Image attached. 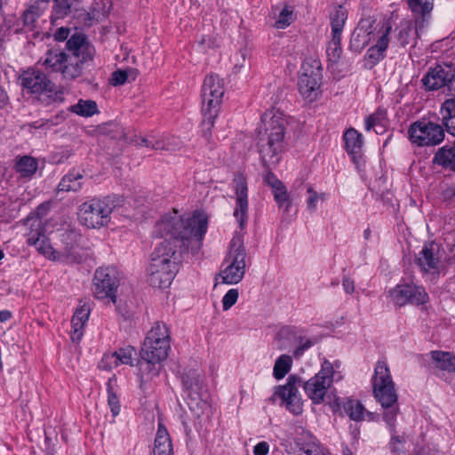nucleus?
<instances>
[{
	"mask_svg": "<svg viewBox=\"0 0 455 455\" xmlns=\"http://www.w3.org/2000/svg\"><path fill=\"white\" fill-rule=\"evenodd\" d=\"M208 228V217L204 212H196L184 218L177 211L162 217L156 225L160 236L170 235L161 242L151 254V262L178 267L183 250L197 252L203 244Z\"/></svg>",
	"mask_w": 455,
	"mask_h": 455,
	"instance_id": "1",
	"label": "nucleus"
},
{
	"mask_svg": "<svg viewBox=\"0 0 455 455\" xmlns=\"http://www.w3.org/2000/svg\"><path fill=\"white\" fill-rule=\"evenodd\" d=\"M66 50L47 51L42 65L51 71L60 72L65 79L74 80L82 76L84 65L92 60L95 49L84 35L75 34L68 40Z\"/></svg>",
	"mask_w": 455,
	"mask_h": 455,
	"instance_id": "2",
	"label": "nucleus"
},
{
	"mask_svg": "<svg viewBox=\"0 0 455 455\" xmlns=\"http://www.w3.org/2000/svg\"><path fill=\"white\" fill-rule=\"evenodd\" d=\"M372 388L375 398L384 409L383 419L389 427L391 452L393 455H401L403 452L404 439L395 435V419L399 412L398 395L389 369L383 361H378L375 366Z\"/></svg>",
	"mask_w": 455,
	"mask_h": 455,
	"instance_id": "3",
	"label": "nucleus"
},
{
	"mask_svg": "<svg viewBox=\"0 0 455 455\" xmlns=\"http://www.w3.org/2000/svg\"><path fill=\"white\" fill-rule=\"evenodd\" d=\"M263 132H259L258 148L264 165H275L283 149L285 120L280 113H265Z\"/></svg>",
	"mask_w": 455,
	"mask_h": 455,
	"instance_id": "4",
	"label": "nucleus"
},
{
	"mask_svg": "<svg viewBox=\"0 0 455 455\" xmlns=\"http://www.w3.org/2000/svg\"><path fill=\"white\" fill-rule=\"evenodd\" d=\"M224 95V82L218 75H209L205 77L202 87L203 114L202 123L205 134H211L214 120Z\"/></svg>",
	"mask_w": 455,
	"mask_h": 455,
	"instance_id": "5",
	"label": "nucleus"
},
{
	"mask_svg": "<svg viewBox=\"0 0 455 455\" xmlns=\"http://www.w3.org/2000/svg\"><path fill=\"white\" fill-rule=\"evenodd\" d=\"M246 256L243 237L240 233H235L223 262L224 268L220 274L224 283L236 284L243 280L245 274Z\"/></svg>",
	"mask_w": 455,
	"mask_h": 455,
	"instance_id": "6",
	"label": "nucleus"
},
{
	"mask_svg": "<svg viewBox=\"0 0 455 455\" xmlns=\"http://www.w3.org/2000/svg\"><path fill=\"white\" fill-rule=\"evenodd\" d=\"M115 207L110 197L92 198L79 207L78 218L82 225L89 228L106 226Z\"/></svg>",
	"mask_w": 455,
	"mask_h": 455,
	"instance_id": "7",
	"label": "nucleus"
},
{
	"mask_svg": "<svg viewBox=\"0 0 455 455\" xmlns=\"http://www.w3.org/2000/svg\"><path fill=\"white\" fill-rule=\"evenodd\" d=\"M408 135L412 144L431 147L443 142L445 133L442 124L423 117L410 125Z\"/></svg>",
	"mask_w": 455,
	"mask_h": 455,
	"instance_id": "8",
	"label": "nucleus"
},
{
	"mask_svg": "<svg viewBox=\"0 0 455 455\" xmlns=\"http://www.w3.org/2000/svg\"><path fill=\"white\" fill-rule=\"evenodd\" d=\"M19 83L23 90L30 94H45L50 100L60 98L56 85L41 70L30 68L19 76Z\"/></svg>",
	"mask_w": 455,
	"mask_h": 455,
	"instance_id": "9",
	"label": "nucleus"
},
{
	"mask_svg": "<svg viewBox=\"0 0 455 455\" xmlns=\"http://www.w3.org/2000/svg\"><path fill=\"white\" fill-rule=\"evenodd\" d=\"M182 384L188 407L199 414L208 406V393L201 374L196 370H189L183 374Z\"/></svg>",
	"mask_w": 455,
	"mask_h": 455,
	"instance_id": "10",
	"label": "nucleus"
},
{
	"mask_svg": "<svg viewBox=\"0 0 455 455\" xmlns=\"http://www.w3.org/2000/svg\"><path fill=\"white\" fill-rule=\"evenodd\" d=\"M333 375V364L324 360L319 372L304 383L305 393L314 403L323 402L327 390L332 384Z\"/></svg>",
	"mask_w": 455,
	"mask_h": 455,
	"instance_id": "11",
	"label": "nucleus"
},
{
	"mask_svg": "<svg viewBox=\"0 0 455 455\" xmlns=\"http://www.w3.org/2000/svg\"><path fill=\"white\" fill-rule=\"evenodd\" d=\"M119 286L117 270L113 267H99L93 278V293L99 299H109L116 301V290Z\"/></svg>",
	"mask_w": 455,
	"mask_h": 455,
	"instance_id": "12",
	"label": "nucleus"
},
{
	"mask_svg": "<svg viewBox=\"0 0 455 455\" xmlns=\"http://www.w3.org/2000/svg\"><path fill=\"white\" fill-rule=\"evenodd\" d=\"M322 78L321 66L317 60L312 63L305 62L302 64V73L299 79V91L300 94L312 102L320 93V82Z\"/></svg>",
	"mask_w": 455,
	"mask_h": 455,
	"instance_id": "13",
	"label": "nucleus"
},
{
	"mask_svg": "<svg viewBox=\"0 0 455 455\" xmlns=\"http://www.w3.org/2000/svg\"><path fill=\"white\" fill-rule=\"evenodd\" d=\"M428 91L447 87L449 94L455 92V68L451 65L438 64L431 68L421 80Z\"/></svg>",
	"mask_w": 455,
	"mask_h": 455,
	"instance_id": "14",
	"label": "nucleus"
},
{
	"mask_svg": "<svg viewBox=\"0 0 455 455\" xmlns=\"http://www.w3.org/2000/svg\"><path fill=\"white\" fill-rule=\"evenodd\" d=\"M389 297L391 301L399 307L407 303L422 305L428 299L425 289L413 283L397 284L389 291Z\"/></svg>",
	"mask_w": 455,
	"mask_h": 455,
	"instance_id": "15",
	"label": "nucleus"
},
{
	"mask_svg": "<svg viewBox=\"0 0 455 455\" xmlns=\"http://www.w3.org/2000/svg\"><path fill=\"white\" fill-rule=\"evenodd\" d=\"M171 344L168 341L150 340L146 338L140 352L142 360L140 363V371H151L155 364L166 359Z\"/></svg>",
	"mask_w": 455,
	"mask_h": 455,
	"instance_id": "16",
	"label": "nucleus"
},
{
	"mask_svg": "<svg viewBox=\"0 0 455 455\" xmlns=\"http://www.w3.org/2000/svg\"><path fill=\"white\" fill-rule=\"evenodd\" d=\"M300 379L295 375H290L283 386H279L275 395L282 399V404L294 415L302 413L303 403L299 394Z\"/></svg>",
	"mask_w": 455,
	"mask_h": 455,
	"instance_id": "17",
	"label": "nucleus"
},
{
	"mask_svg": "<svg viewBox=\"0 0 455 455\" xmlns=\"http://www.w3.org/2000/svg\"><path fill=\"white\" fill-rule=\"evenodd\" d=\"M234 190L235 193V208L234 217L239 227L243 228L248 220V186L246 178L242 173H236L233 179Z\"/></svg>",
	"mask_w": 455,
	"mask_h": 455,
	"instance_id": "18",
	"label": "nucleus"
},
{
	"mask_svg": "<svg viewBox=\"0 0 455 455\" xmlns=\"http://www.w3.org/2000/svg\"><path fill=\"white\" fill-rule=\"evenodd\" d=\"M417 265L424 273L437 275L442 268L439 244L431 242L426 243L416 258Z\"/></svg>",
	"mask_w": 455,
	"mask_h": 455,
	"instance_id": "19",
	"label": "nucleus"
},
{
	"mask_svg": "<svg viewBox=\"0 0 455 455\" xmlns=\"http://www.w3.org/2000/svg\"><path fill=\"white\" fill-rule=\"evenodd\" d=\"M178 267H173L166 264L163 265L159 262H150L148 268V282L156 288H166L174 279Z\"/></svg>",
	"mask_w": 455,
	"mask_h": 455,
	"instance_id": "20",
	"label": "nucleus"
},
{
	"mask_svg": "<svg viewBox=\"0 0 455 455\" xmlns=\"http://www.w3.org/2000/svg\"><path fill=\"white\" fill-rule=\"evenodd\" d=\"M135 349L131 347L119 348L118 350L105 354L100 363V367L103 370H112L121 364L132 365Z\"/></svg>",
	"mask_w": 455,
	"mask_h": 455,
	"instance_id": "21",
	"label": "nucleus"
},
{
	"mask_svg": "<svg viewBox=\"0 0 455 455\" xmlns=\"http://www.w3.org/2000/svg\"><path fill=\"white\" fill-rule=\"evenodd\" d=\"M374 21L371 20H362L352 34L350 47L355 52H361L371 40L372 27Z\"/></svg>",
	"mask_w": 455,
	"mask_h": 455,
	"instance_id": "22",
	"label": "nucleus"
},
{
	"mask_svg": "<svg viewBox=\"0 0 455 455\" xmlns=\"http://www.w3.org/2000/svg\"><path fill=\"white\" fill-rule=\"evenodd\" d=\"M418 27L412 20H403L395 28V42L399 47L404 48L415 43L418 36Z\"/></svg>",
	"mask_w": 455,
	"mask_h": 455,
	"instance_id": "23",
	"label": "nucleus"
},
{
	"mask_svg": "<svg viewBox=\"0 0 455 455\" xmlns=\"http://www.w3.org/2000/svg\"><path fill=\"white\" fill-rule=\"evenodd\" d=\"M430 365L436 374H455V355L451 352L435 350L430 352Z\"/></svg>",
	"mask_w": 455,
	"mask_h": 455,
	"instance_id": "24",
	"label": "nucleus"
},
{
	"mask_svg": "<svg viewBox=\"0 0 455 455\" xmlns=\"http://www.w3.org/2000/svg\"><path fill=\"white\" fill-rule=\"evenodd\" d=\"M90 314L91 306L88 303H84L76 309L71 320V339L73 342H78L81 340L84 335V326L89 320Z\"/></svg>",
	"mask_w": 455,
	"mask_h": 455,
	"instance_id": "25",
	"label": "nucleus"
},
{
	"mask_svg": "<svg viewBox=\"0 0 455 455\" xmlns=\"http://www.w3.org/2000/svg\"><path fill=\"white\" fill-rule=\"evenodd\" d=\"M406 2L415 18V23L422 28L425 22H428L431 18L434 0H406Z\"/></svg>",
	"mask_w": 455,
	"mask_h": 455,
	"instance_id": "26",
	"label": "nucleus"
},
{
	"mask_svg": "<svg viewBox=\"0 0 455 455\" xmlns=\"http://www.w3.org/2000/svg\"><path fill=\"white\" fill-rule=\"evenodd\" d=\"M154 455H173V447L171 436L162 423H158V428L156 434Z\"/></svg>",
	"mask_w": 455,
	"mask_h": 455,
	"instance_id": "27",
	"label": "nucleus"
},
{
	"mask_svg": "<svg viewBox=\"0 0 455 455\" xmlns=\"http://www.w3.org/2000/svg\"><path fill=\"white\" fill-rule=\"evenodd\" d=\"M38 168L37 160L29 156H18L15 161L14 170L20 179L30 180Z\"/></svg>",
	"mask_w": 455,
	"mask_h": 455,
	"instance_id": "28",
	"label": "nucleus"
},
{
	"mask_svg": "<svg viewBox=\"0 0 455 455\" xmlns=\"http://www.w3.org/2000/svg\"><path fill=\"white\" fill-rule=\"evenodd\" d=\"M450 99L444 100L440 108L442 123L448 132L455 136V92L449 94Z\"/></svg>",
	"mask_w": 455,
	"mask_h": 455,
	"instance_id": "29",
	"label": "nucleus"
},
{
	"mask_svg": "<svg viewBox=\"0 0 455 455\" xmlns=\"http://www.w3.org/2000/svg\"><path fill=\"white\" fill-rule=\"evenodd\" d=\"M25 225L29 228L26 234L27 242L29 245L38 243L41 238L46 236L43 220L38 216L29 215L25 220Z\"/></svg>",
	"mask_w": 455,
	"mask_h": 455,
	"instance_id": "30",
	"label": "nucleus"
},
{
	"mask_svg": "<svg viewBox=\"0 0 455 455\" xmlns=\"http://www.w3.org/2000/svg\"><path fill=\"white\" fill-rule=\"evenodd\" d=\"M33 246L36 247L39 253L51 260H69L71 258V253L68 251L60 253L54 250L47 235L41 238L38 243H35Z\"/></svg>",
	"mask_w": 455,
	"mask_h": 455,
	"instance_id": "31",
	"label": "nucleus"
},
{
	"mask_svg": "<svg viewBox=\"0 0 455 455\" xmlns=\"http://www.w3.org/2000/svg\"><path fill=\"white\" fill-rule=\"evenodd\" d=\"M343 140L347 152L353 156V158L355 159L356 156L361 153L363 146V139L362 134L359 133L355 129L350 128L344 133Z\"/></svg>",
	"mask_w": 455,
	"mask_h": 455,
	"instance_id": "32",
	"label": "nucleus"
},
{
	"mask_svg": "<svg viewBox=\"0 0 455 455\" xmlns=\"http://www.w3.org/2000/svg\"><path fill=\"white\" fill-rule=\"evenodd\" d=\"M433 163L455 172V141L451 147L440 148L434 156Z\"/></svg>",
	"mask_w": 455,
	"mask_h": 455,
	"instance_id": "33",
	"label": "nucleus"
},
{
	"mask_svg": "<svg viewBox=\"0 0 455 455\" xmlns=\"http://www.w3.org/2000/svg\"><path fill=\"white\" fill-rule=\"evenodd\" d=\"M294 455H327L326 451L314 438L309 437L308 441L298 439Z\"/></svg>",
	"mask_w": 455,
	"mask_h": 455,
	"instance_id": "34",
	"label": "nucleus"
},
{
	"mask_svg": "<svg viewBox=\"0 0 455 455\" xmlns=\"http://www.w3.org/2000/svg\"><path fill=\"white\" fill-rule=\"evenodd\" d=\"M347 19V12L343 5H335L330 12L331 34L342 35L343 28Z\"/></svg>",
	"mask_w": 455,
	"mask_h": 455,
	"instance_id": "35",
	"label": "nucleus"
},
{
	"mask_svg": "<svg viewBox=\"0 0 455 455\" xmlns=\"http://www.w3.org/2000/svg\"><path fill=\"white\" fill-rule=\"evenodd\" d=\"M81 179H83V175L80 172L76 171L68 172L60 180L58 186L59 191L76 192L79 190L82 187V184L79 181Z\"/></svg>",
	"mask_w": 455,
	"mask_h": 455,
	"instance_id": "36",
	"label": "nucleus"
},
{
	"mask_svg": "<svg viewBox=\"0 0 455 455\" xmlns=\"http://www.w3.org/2000/svg\"><path fill=\"white\" fill-rule=\"evenodd\" d=\"M343 410L352 420L360 421L363 419L364 407L357 400L347 399L345 401Z\"/></svg>",
	"mask_w": 455,
	"mask_h": 455,
	"instance_id": "37",
	"label": "nucleus"
},
{
	"mask_svg": "<svg viewBox=\"0 0 455 455\" xmlns=\"http://www.w3.org/2000/svg\"><path fill=\"white\" fill-rule=\"evenodd\" d=\"M76 2V0H53L52 17L55 20L67 17Z\"/></svg>",
	"mask_w": 455,
	"mask_h": 455,
	"instance_id": "38",
	"label": "nucleus"
},
{
	"mask_svg": "<svg viewBox=\"0 0 455 455\" xmlns=\"http://www.w3.org/2000/svg\"><path fill=\"white\" fill-rule=\"evenodd\" d=\"M116 382V379L115 378H110L107 383L108 403L113 417L117 416L120 413L121 409L119 398L114 388Z\"/></svg>",
	"mask_w": 455,
	"mask_h": 455,
	"instance_id": "39",
	"label": "nucleus"
},
{
	"mask_svg": "<svg viewBox=\"0 0 455 455\" xmlns=\"http://www.w3.org/2000/svg\"><path fill=\"white\" fill-rule=\"evenodd\" d=\"M292 359L290 355H282L275 363L273 374L276 379H283L291 370Z\"/></svg>",
	"mask_w": 455,
	"mask_h": 455,
	"instance_id": "40",
	"label": "nucleus"
},
{
	"mask_svg": "<svg viewBox=\"0 0 455 455\" xmlns=\"http://www.w3.org/2000/svg\"><path fill=\"white\" fill-rule=\"evenodd\" d=\"M146 338L150 340L157 339L158 341H168L169 344L171 342L169 328L164 323L160 322H157L153 325Z\"/></svg>",
	"mask_w": 455,
	"mask_h": 455,
	"instance_id": "41",
	"label": "nucleus"
},
{
	"mask_svg": "<svg viewBox=\"0 0 455 455\" xmlns=\"http://www.w3.org/2000/svg\"><path fill=\"white\" fill-rule=\"evenodd\" d=\"M110 4L107 6L106 3L98 2L95 3L91 11L87 12V20L90 21L99 22L106 19L110 12Z\"/></svg>",
	"mask_w": 455,
	"mask_h": 455,
	"instance_id": "42",
	"label": "nucleus"
},
{
	"mask_svg": "<svg viewBox=\"0 0 455 455\" xmlns=\"http://www.w3.org/2000/svg\"><path fill=\"white\" fill-rule=\"evenodd\" d=\"M341 35L331 34V40L327 46V56L330 60L336 62L341 56L342 49L340 45Z\"/></svg>",
	"mask_w": 455,
	"mask_h": 455,
	"instance_id": "43",
	"label": "nucleus"
},
{
	"mask_svg": "<svg viewBox=\"0 0 455 455\" xmlns=\"http://www.w3.org/2000/svg\"><path fill=\"white\" fill-rule=\"evenodd\" d=\"M137 76V72L134 69H118L112 73L110 78V84L114 86L123 85L126 82L131 80H135Z\"/></svg>",
	"mask_w": 455,
	"mask_h": 455,
	"instance_id": "44",
	"label": "nucleus"
},
{
	"mask_svg": "<svg viewBox=\"0 0 455 455\" xmlns=\"http://www.w3.org/2000/svg\"><path fill=\"white\" fill-rule=\"evenodd\" d=\"M71 110L82 116H92L98 109L94 101L80 100L77 104L71 107Z\"/></svg>",
	"mask_w": 455,
	"mask_h": 455,
	"instance_id": "45",
	"label": "nucleus"
},
{
	"mask_svg": "<svg viewBox=\"0 0 455 455\" xmlns=\"http://www.w3.org/2000/svg\"><path fill=\"white\" fill-rule=\"evenodd\" d=\"M274 198L280 208L285 207V212L289 211L291 200L287 189L283 183L272 188Z\"/></svg>",
	"mask_w": 455,
	"mask_h": 455,
	"instance_id": "46",
	"label": "nucleus"
},
{
	"mask_svg": "<svg viewBox=\"0 0 455 455\" xmlns=\"http://www.w3.org/2000/svg\"><path fill=\"white\" fill-rule=\"evenodd\" d=\"M139 145L144 146L147 148H151L156 150H175L177 148H180L181 147V142L180 140H175L173 144L170 142H162V141H156L153 143L149 140L146 138H142L140 140V142H139Z\"/></svg>",
	"mask_w": 455,
	"mask_h": 455,
	"instance_id": "47",
	"label": "nucleus"
},
{
	"mask_svg": "<svg viewBox=\"0 0 455 455\" xmlns=\"http://www.w3.org/2000/svg\"><path fill=\"white\" fill-rule=\"evenodd\" d=\"M391 30L392 26L389 23L384 25L379 30V36L376 44L373 45L374 47L378 48L379 50L382 51L385 53L390 42Z\"/></svg>",
	"mask_w": 455,
	"mask_h": 455,
	"instance_id": "48",
	"label": "nucleus"
},
{
	"mask_svg": "<svg viewBox=\"0 0 455 455\" xmlns=\"http://www.w3.org/2000/svg\"><path fill=\"white\" fill-rule=\"evenodd\" d=\"M39 17V8L36 5L29 6L22 14V22L24 27L30 30L35 27V23Z\"/></svg>",
	"mask_w": 455,
	"mask_h": 455,
	"instance_id": "49",
	"label": "nucleus"
},
{
	"mask_svg": "<svg viewBox=\"0 0 455 455\" xmlns=\"http://www.w3.org/2000/svg\"><path fill=\"white\" fill-rule=\"evenodd\" d=\"M383 120L384 116L381 113H374L367 117L365 120V129L367 131H371V129H375L376 133L381 132V131L376 129V127L380 128V130L383 129Z\"/></svg>",
	"mask_w": 455,
	"mask_h": 455,
	"instance_id": "50",
	"label": "nucleus"
},
{
	"mask_svg": "<svg viewBox=\"0 0 455 455\" xmlns=\"http://www.w3.org/2000/svg\"><path fill=\"white\" fill-rule=\"evenodd\" d=\"M386 56V53L373 45L370 47L366 52V60L371 65V68L375 66L380 60H382Z\"/></svg>",
	"mask_w": 455,
	"mask_h": 455,
	"instance_id": "51",
	"label": "nucleus"
},
{
	"mask_svg": "<svg viewBox=\"0 0 455 455\" xmlns=\"http://www.w3.org/2000/svg\"><path fill=\"white\" fill-rule=\"evenodd\" d=\"M292 12L285 7L280 12L277 20H275V27L277 28H284L291 23Z\"/></svg>",
	"mask_w": 455,
	"mask_h": 455,
	"instance_id": "52",
	"label": "nucleus"
},
{
	"mask_svg": "<svg viewBox=\"0 0 455 455\" xmlns=\"http://www.w3.org/2000/svg\"><path fill=\"white\" fill-rule=\"evenodd\" d=\"M239 291L237 289H230L222 298V307L225 311L231 308L237 301Z\"/></svg>",
	"mask_w": 455,
	"mask_h": 455,
	"instance_id": "53",
	"label": "nucleus"
},
{
	"mask_svg": "<svg viewBox=\"0 0 455 455\" xmlns=\"http://www.w3.org/2000/svg\"><path fill=\"white\" fill-rule=\"evenodd\" d=\"M307 192L308 194V198L307 199V206L310 212H314L316 208L317 202L321 200H324V194H317L311 186L307 187Z\"/></svg>",
	"mask_w": 455,
	"mask_h": 455,
	"instance_id": "54",
	"label": "nucleus"
},
{
	"mask_svg": "<svg viewBox=\"0 0 455 455\" xmlns=\"http://www.w3.org/2000/svg\"><path fill=\"white\" fill-rule=\"evenodd\" d=\"M312 346H313V342L310 339H301L299 340V346L293 350V355L295 357H299V356L302 355L304 354V352L306 350H307L308 348H310Z\"/></svg>",
	"mask_w": 455,
	"mask_h": 455,
	"instance_id": "55",
	"label": "nucleus"
},
{
	"mask_svg": "<svg viewBox=\"0 0 455 455\" xmlns=\"http://www.w3.org/2000/svg\"><path fill=\"white\" fill-rule=\"evenodd\" d=\"M269 451V445L267 442H260L253 448L254 455H267Z\"/></svg>",
	"mask_w": 455,
	"mask_h": 455,
	"instance_id": "56",
	"label": "nucleus"
},
{
	"mask_svg": "<svg viewBox=\"0 0 455 455\" xmlns=\"http://www.w3.org/2000/svg\"><path fill=\"white\" fill-rule=\"evenodd\" d=\"M342 286H343L344 291L348 294L353 293L355 291V282L350 277H347V276L343 277Z\"/></svg>",
	"mask_w": 455,
	"mask_h": 455,
	"instance_id": "57",
	"label": "nucleus"
},
{
	"mask_svg": "<svg viewBox=\"0 0 455 455\" xmlns=\"http://www.w3.org/2000/svg\"><path fill=\"white\" fill-rule=\"evenodd\" d=\"M264 181L271 187V188L279 186L281 183H283L281 180H279L272 172H267V175L264 177Z\"/></svg>",
	"mask_w": 455,
	"mask_h": 455,
	"instance_id": "58",
	"label": "nucleus"
},
{
	"mask_svg": "<svg viewBox=\"0 0 455 455\" xmlns=\"http://www.w3.org/2000/svg\"><path fill=\"white\" fill-rule=\"evenodd\" d=\"M68 34L69 30L68 28H60L57 30L55 34V38L56 40L63 41L68 37Z\"/></svg>",
	"mask_w": 455,
	"mask_h": 455,
	"instance_id": "59",
	"label": "nucleus"
},
{
	"mask_svg": "<svg viewBox=\"0 0 455 455\" xmlns=\"http://www.w3.org/2000/svg\"><path fill=\"white\" fill-rule=\"evenodd\" d=\"M12 317V313L8 310L0 311V322L4 323L8 321Z\"/></svg>",
	"mask_w": 455,
	"mask_h": 455,
	"instance_id": "60",
	"label": "nucleus"
},
{
	"mask_svg": "<svg viewBox=\"0 0 455 455\" xmlns=\"http://www.w3.org/2000/svg\"><path fill=\"white\" fill-rule=\"evenodd\" d=\"M8 97L6 92L0 88V108L5 105Z\"/></svg>",
	"mask_w": 455,
	"mask_h": 455,
	"instance_id": "61",
	"label": "nucleus"
},
{
	"mask_svg": "<svg viewBox=\"0 0 455 455\" xmlns=\"http://www.w3.org/2000/svg\"><path fill=\"white\" fill-rule=\"evenodd\" d=\"M455 195V189L453 188H448L443 192V197L444 199L451 198L452 196Z\"/></svg>",
	"mask_w": 455,
	"mask_h": 455,
	"instance_id": "62",
	"label": "nucleus"
},
{
	"mask_svg": "<svg viewBox=\"0 0 455 455\" xmlns=\"http://www.w3.org/2000/svg\"><path fill=\"white\" fill-rule=\"evenodd\" d=\"M343 455H352V451L347 447L343 450Z\"/></svg>",
	"mask_w": 455,
	"mask_h": 455,
	"instance_id": "63",
	"label": "nucleus"
},
{
	"mask_svg": "<svg viewBox=\"0 0 455 455\" xmlns=\"http://www.w3.org/2000/svg\"><path fill=\"white\" fill-rule=\"evenodd\" d=\"M290 331H290L289 329L282 330V331H281V335H283L284 333H287V334H288V333H290Z\"/></svg>",
	"mask_w": 455,
	"mask_h": 455,
	"instance_id": "64",
	"label": "nucleus"
}]
</instances>
